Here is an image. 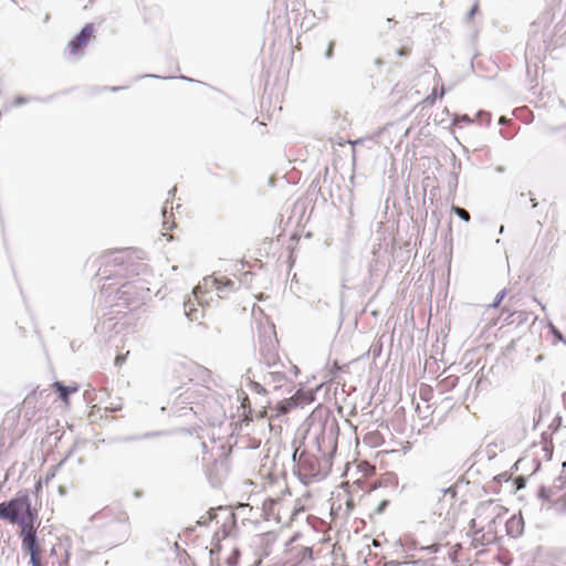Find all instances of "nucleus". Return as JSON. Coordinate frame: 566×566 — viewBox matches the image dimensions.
<instances>
[{
	"mask_svg": "<svg viewBox=\"0 0 566 566\" xmlns=\"http://www.w3.org/2000/svg\"><path fill=\"white\" fill-rule=\"evenodd\" d=\"M0 518L19 524L22 549L30 555L32 566H42V549L35 538L36 514L31 511L28 494L0 503Z\"/></svg>",
	"mask_w": 566,
	"mask_h": 566,
	"instance_id": "1",
	"label": "nucleus"
},
{
	"mask_svg": "<svg viewBox=\"0 0 566 566\" xmlns=\"http://www.w3.org/2000/svg\"><path fill=\"white\" fill-rule=\"evenodd\" d=\"M506 509L495 503L488 501L482 503L475 512L474 518L471 522V545L479 551H483L497 539V524L506 514Z\"/></svg>",
	"mask_w": 566,
	"mask_h": 566,
	"instance_id": "2",
	"label": "nucleus"
},
{
	"mask_svg": "<svg viewBox=\"0 0 566 566\" xmlns=\"http://www.w3.org/2000/svg\"><path fill=\"white\" fill-rule=\"evenodd\" d=\"M264 509L270 517L277 523L291 521L298 512L296 503L290 492L279 499H270L264 502Z\"/></svg>",
	"mask_w": 566,
	"mask_h": 566,
	"instance_id": "3",
	"label": "nucleus"
},
{
	"mask_svg": "<svg viewBox=\"0 0 566 566\" xmlns=\"http://www.w3.org/2000/svg\"><path fill=\"white\" fill-rule=\"evenodd\" d=\"M202 289L207 292H216L218 297L222 298L234 290V282L227 276L211 275L205 277L202 285L195 289V294L197 295Z\"/></svg>",
	"mask_w": 566,
	"mask_h": 566,
	"instance_id": "4",
	"label": "nucleus"
},
{
	"mask_svg": "<svg viewBox=\"0 0 566 566\" xmlns=\"http://www.w3.org/2000/svg\"><path fill=\"white\" fill-rule=\"evenodd\" d=\"M95 29L92 23H87L81 32L75 35L67 44L66 51L70 56H77L87 46L88 42L95 38Z\"/></svg>",
	"mask_w": 566,
	"mask_h": 566,
	"instance_id": "5",
	"label": "nucleus"
},
{
	"mask_svg": "<svg viewBox=\"0 0 566 566\" xmlns=\"http://www.w3.org/2000/svg\"><path fill=\"white\" fill-rule=\"evenodd\" d=\"M313 400L312 394L303 392L298 390L292 397L284 399L275 405L273 410L276 412V417L283 416L296 408L300 405L308 403Z\"/></svg>",
	"mask_w": 566,
	"mask_h": 566,
	"instance_id": "6",
	"label": "nucleus"
},
{
	"mask_svg": "<svg viewBox=\"0 0 566 566\" xmlns=\"http://www.w3.org/2000/svg\"><path fill=\"white\" fill-rule=\"evenodd\" d=\"M52 387L59 392V398L63 401V403L69 407L70 406V395L74 394L78 390L76 386H64L60 381H55Z\"/></svg>",
	"mask_w": 566,
	"mask_h": 566,
	"instance_id": "7",
	"label": "nucleus"
},
{
	"mask_svg": "<svg viewBox=\"0 0 566 566\" xmlns=\"http://www.w3.org/2000/svg\"><path fill=\"white\" fill-rule=\"evenodd\" d=\"M437 95H439L440 98L444 95V87L441 85L440 91L438 92V87L434 86L432 90V94L427 96L424 99V103L432 105L437 98Z\"/></svg>",
	"mask_w": 566,
	"mask_h": 566,
	"instance_id": "8",
	"label": "nucleus"
},
{
	"mask_svg": "<svg viewBox=\"0 0 566 566\" xmlns=\"http://www.w3.org/2000/svg\"><path fill=\"white\" fill-rule=\"evenodd\" d=\"M239 399L241 400V407L243 408V415L248 418L247 409H248V413H251L250 399L245 392H241L239 396Z\"/></svg>",
	"mask_w": 566,
	"mask_h": 566,
	"instance_id": "9",
	"label": "nucleus"
},
{
	"mask_svg": "<svg viewBox=\"0 0 566 566\" xmlns=\"http://www.w3.org/2000/svg\"><path fill=\"white\" fill-rule=\"evenodd\" d=\"M123 403L122 400L118 398L116 401L111 402L108 406L104 407L103 410L105 412H116L122 410Z\"/></svg>",
	"mask_w": 566,
	"mask_h": 566,
	"instance_id": "10",
	"label": "nucleus"
},
{
	"mask_svg": "<svg viewBox=\"0 0 566 566\" xmlns=\"http://www.w3.org/2000/svg\"><path fill=\"white\" fill-rule=\"evenodd\" d=\"M452 211H454L462 220L467 222L470 221V213L465 209L453 206Z\"/></svg>",
	"mask_w": 566,
	"mask_h": 566,
	"instance_id": "11",
	"label": "nucleus"
},
{
	"mask_svg": "<svg viewBox=\"0 0 566 566\" xmlns=\"http://www.w3.org/2000/svg\"><path fill=\"white\" fill-rule=\"evenodd\" d=\"M479 9H480L479 1H475L469 12V19H472L474 17V14H476L479 12Z\"/></svg>",
	"mask_w": 566,
	"mask_h": 566,
	"instance_id": "12",
	"label": "nucleus"
},
{
	"mask_svg": "<svg viewBox=\"0 0 566 566\" xmlns=\"http://www.w3.org/2000/svg\"><path fill=\"white\" fill-rule=\"evenodd\" d=\"M102 411V407L98 405H94L91 408L90 417H94L96 413H99Z\"/></svg>",
	"mask_w": 566,
	"mask_h": 566,
	"instance_id": "13",
	"label": "nucleus"
},
{
	"mask_svg": "<svg viewBox=\"0 0 566 566\" xmlns=\"http://www.w3.org/2000/svg\"><path fill=\"white\" fill-rule=\"evenodd\" d=\"M444 492H446V494H450V496H451L452 499H454V497H455V495H457V489H455V486H450V488H448Z\"/></svg>",
	"mask_w": 566,
	"mask_h": 566,
	"instance_id": "14",
	"label": "nucleus"
},
{
	"mask_svg": "<svg viewBox=\"0 0 566 566\" xmlns=\"http://www.w3.org/2000/svg\"><path fill=\"white\" fill-rule=\"evenodd\" d=\"M515 483H516L518 490L524 488V479L523 478H517L515 480Z\"/></svg>",
	"mask_w": 566,
	"mask_h": 566,
	"instance_id": "15",
	"label": "nucleus"
},
{
	"mask_svg": "<svg viewBox=\"0 0 566 566\" xmlns=\"http://www.w3.org/2000/svg\"><path fill=\"white\" fill-rule=\"evenodd\" d=\"M333 46H334V43L331 42L329 45H328L327 52H326L327 57L332 56V54H333Z\"/></svg>",
	"mask_w": 566,
	"mask_h": 566,
	"instance_id": "16",
	"label": "nucleus"
},
{
	"mask_svg": "<svg viewBox=\"0 0 566 566\" xmlns=\"http://www.w3.org/2000/svg\"><path fill=\"white\" fill-rule=\"evenodd\" d=\"M552 329H553L554 335H555L559 340H562V339H563V336H562V334L559 333V331H557L554 326L552 327Z\"/></svg>",
	"mask_w": 566,
	"mask_h": 566,
	"instance_id": "17",
	"label": "nucleus"
},
{
	"mask_svg": "<svg viewBox=\"0 0 566 566\" xmlns=\"http://www.w3.org/2000/svg\"><path fill=\"white\" fill-rule=\"evenodd\" d=\"M520 524V521H516L515 518H511L509 522H507V526L511 527L512 525H518Z\"/></svg>",
	"mask_w": 566,
	"mask_h": 566,
	"instance_id": "18",
	"label": "nucleus"
},
{
	"mask_svg": "<svg viewBox=\"0 0 566 566\" xmlns=\"http://www.w3.org/2000/svg\"><path fill=\"white\" fill-rule=\"evenodd\" d=\"M251 275H252V273L250 271H245L242 274L243 279H247L248 276H251Z\"/></svg>",
	"mask_w": 566,
	"mask_h": 566,
	"instance_id": "19",
	"label": "nucleus"
},
{
	"mask_svg": "<svg viewBox=\"0 0 566 566\" xmlns=\"http://www.w3.org/2000/svg\"><path fill=\"white\" fill-rule=\"evenodd\" d=\"M120 361H123V357L122 356H117L116 359H115V363L118 365Z\"/></svg>",
	"mask_w": 566,
	"mask_h": 566,
	"instance_id": "20",
	"label": "nucleus"
},
{
	"mask_svg": "<svg viewBox=\"0 0 566 566\" xmlns=\"http://www.w3.org/2000/svg\"><path fill=\"white\" fill-rule=\"evenodd\" d=\"M365 465L367 467V469L370 471V472H374L375 471V468L369 465L368 463H365Z\"/></svg>",
	"mask_w": 566,
	"mask_h": 566,
	"instance_id": "21",
	"label": "nucleus"
},
{
	"mask_svg": "<svg viewBox=\"0 0 566 566\" xmlns=\"http://www.w3.org/2000/svg\"><path fill=\"white\" fill-rule=\"evenodd\" d=\"M505 122H506L505 117H504V116H502V117L500 118V124H504Z\"/></svg>",
	"mask_w": 566,
	"mask_h": 566,
	"instance_id": "22",
	"label": "nucleus"
},
{
	"mask_svg": "<svg viewBox=\"0 0 566 566\" xmlns=\"http://www.w3.org/2000/svg\"><path fill=\"white\" fill-rule=\"evenodd\" d=\"M41 486H42L41 481H39V482L36 483V491H39V490L41 489Z\"/></svg>",
	"mask_w": 566,
	"mask_h": 566,
	"instance_id": "23",
	"label": "nucleus"
},
{
	"mask_svg": "<svg viewBox=\"0 0 566 566\" xmlns=\"http://www.w3.org/2000/svg\"><path fill=\"white\" fill-rule=\"evenodd\" d=\"M373 545H374V546H379V542H378L377 539H374V541H373Z\"/></svg>",
	"mask_w": 566,
	"mask_h": 566,
	"instance_id": "24",
	"label": "nucleus"
},
{
	"mask_svg": "<svg viewBox=\"0 0 566 566\" xmlns=\"http://www.w3.org/2000/svg\"><path fill=\"white\" fill-rule=\"evenodd\" d=\"M563 468L566 469V460L563 463Z\"/></svg>",
	"mask_w": 566,
	"mask_h": 566,
	"instance_id": "25",
	"label": "nucleus"
}]
</instances>
